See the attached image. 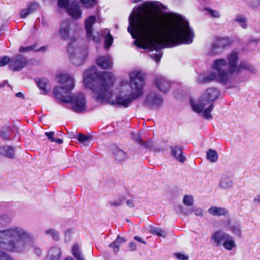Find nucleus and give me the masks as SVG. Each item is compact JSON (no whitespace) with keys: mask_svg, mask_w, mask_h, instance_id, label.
Returning <instances> with one entry per match:
<instances>
[{"mask_svg":"<svg viewBox=\"0 0 260 260\" xmlns=\"http://www.w3.org/2000/svg\"><path fill=\"white\" fill-rule=\"evenodd\" d=\"M75 42L70 43L68 47V52L72 63L76 66H79L84 62L87 53L85 50H81L80 48H75Z\"/></svg>","mask_w":260,"mask_h":260,"instance_id":"obj_7","label":"nucleus"},{"mask_svg":"<svg viewBox=\"0 0 260 260\" xmlns=\"http://www.w3.org/2000/svg\"><path fill=\"white\" fill-rule=\"evenodd\" d=\"M45 234L50 237L55 241H58L60 238L59 232L54 229H50L45 231Z\"/></svg>","mask_w":260,"mask_h":260,"instance_id":"obj_28","label":"nucleus"},{"mask_svg":"<svg viewBox=\"0 0 260 260\" xmlns=\"http://www.w3.org/2000/svg\"><path fill=\"white\" fill-rule=\"evenodd\" d=\"M206 157L210 162H215L218 159V154L215 150L210 149L207 152Z\"/></svg>","mask_w":260,"mask_h":260,"instance_id":"obj_29","label":"nucleus"},{"mask_svg":"<svg viewBox=\"0 0 260 260\" xmlns=\"http://www.w3.org/2000/svg\"><path fill=\"white\" fill-rule=\"evenodd\" d=\"M164 99L162 96L156 91H151L147 94L145 104L150 108H158L162 106Z\"/></svg>","mask_w":260,"mask_h":260,"instance_id":"obj_9","label":"nucleus"},{"mask_svg":"<svg viewBox=\"0 0 260 260\" xmlns=\"http://www.w3.org/2000/svg\"><path fill=\"white\" fill-rule=\"evenodd\" d=\"M209 214L214 216H226L228 215L229 211L224 208L211 206L208 209Z\"/></svg>","mask_w":260,"mask_h":260,"instance_id":"obj_20","label":"nucleus"},{"mask_svg":"<svg viewBox=\"0 0 260 260\" xmlns=\"http://www.w3.org/2000/svg\"><path fill=\"white\" fill-rule=\"evenodd\" d=\"M150 57L151 58L154 60L156 62H158L160 61V58H161L162 54L161 53H153L150 54Z\"/></svg>","mask_w":260,"mask_h":260,"instance_id":"obj_46","label":"nucleus"},{"mask_svg":"<svg viewBox=\"0 0 260 260\" xmlns=\"http://www.w3.org/2000/svg\"><path fill=\"white\" fill-rule=\"evenodd\" d=\"M141 0H132L133 2L134 3H138L139 2H140Z\"/></svg>","mask_w":260,"mask_h":260,"instance_id":"obj_62","label":"nucleus"},{"mask_svg":"<svg viewBox=\"0 0 260 260\" xmlns=\"http://www.w3.org/2000/svg\"><path fill=\"white\" fill-rule=\"evenodd\" d=\"M80 1L86 7H92L96 4V0H80Z\"/></svg>","mask_w":260,"mask_h":260,"instance_id":"obj_42","label":"nucleus"},{"mask_svg":"<svg viewBox=\"0 0 260 260\" xmlns=\"http://www.w3.org/2000/svg\"><path fill=\"white\" fill-rule=\"evenodd\" d=\"M58 5L61 8H66L69 15L73 18L79 19L81 17L82 12L77 1H74L70 4L69 0H58Z\"/></svg>","mask_w":260,"mask_h":260,"instance_id":"obj_8","label":"nucleus"},{"mask_svg":"<svg viewBox=\"0 0 260 260\" xmlns=\"http://www.w3.org/2000/svg\"><path fill=\"white\" fill-rule=\"evenodd\" d=\"M54 134L53 132H46L45 133V135L47 137L48 139L52 142H55V138L53 137Z\"/></svg>","mask_w":260,"mask_h":260,"instance_id":"obj_49","label":"nucleus"},{"mask_svg":"<svg viewBox=\"0 0 260 260\" xmlns=\"http://www.w3.org/2000/svg\"><path fill=\"white\" fill-rule=\"evenodd\" d=\"M55 142L58 143V144H61V143H62L63 141L61 139H55Z\"/></svg>","mask_w":260,"mask_h":260,"instance_id":"obj_59","label":"nucleus"},{"mask_svg":"<svg viewBox=\"0 0 260 260\" xmlns=\"http://www.w3.org/2000/svg\"><path fill=\"white\" fill-rule=\"evenodd\" d=\"M39 5L36 3H32L27 5V9L31 14L34 13L38 8Z\"/></svg>","mask_w":260,"mask_h":260,"instance_id":"obj_41","label":"nucleus"},{"mask_svg":"<svg viewBox=\"0 0 260 260\" xmlns=\"http://www.w3.org/2000/svg\"><path fill=\"white\" fill-rule=\"evenodd\" d=\"M205 10L213 18H219L220 17V14L217 10H212L209 8H206Z\"/></svg>","mask_w":260,"mask_h":260,"instance_id":"obj_40","label":"nucleus"},{"mask_svg":"<svg viewBox=\"0 0 260 260\" xmlns=\"http://www.w3.org/2000/svg\"><path fill=\"white\" fill-rule=\"evenodd\" d=\"M105 31L107 32V36L105 40V47L108 49L113 43V38L111 35L109 30L106 29L105 30Z\"/></svg>","mask_w":260,"mask_h":260,"instance_id":"obj_37","label":"nucleus"},{"mask_svg":"<svg viewBox=\"0 0 260 260\" xmlns=\"http://www.w3.org/2000/svg\"><path fill=\"white\" fill-rule=\"evenodd\" d=\"M125 241V240L123 237L118 236L115 241L109 245V247L112 248L115 252H117L119 251L120 245Z\"/></svg>","mask_w":260,"mask_h":260,"instance_id":"obj_26","label":"nucleus"},{"mask_svg":"<svg viewBox=\"0 0 260 260\" xmlns=\"http://www.w3.org/2000/svg\"><path fill=\"white\" fill-rule=\"evenodd\" d=\"M253 203L255 205L260 203V194L257 195L253 200Z\"/></svg>","mask_w":260,"mask_h":260,"instance_id":"obj_53","label":"nucleus"},{"mask_svg":"<svg viewBox=\"0 0 260 260\" xmlns=\"http://www.w3.org/2000/svg\"><path fill=\"white\" fill-rule=\"evenodd\" d=\"M70 21L66 20L61 22L60 25L59 34L61 38L67 40L70 36Z\"/></svg>","mask_w":260,"mask_h":260,"instance_id":"obj_17","label":"nucleus"},{"mask_svg":"<svg viewBox=\"0 0 260 260\" xmlns=\"http://www.w3.org/2000/svg\"><path fill=\"white\" fill-rule=\"evenodd\" d=\"M222 245L225 249L228 250H231L234 247H236V243L231 235L230 238H228L226 239Z\"/></svg>","mask_w":260,"mask_h":260,"instance_id":"obj_30","label":"nucleus"},{"mask_svg":"<svg viewBox=\"0 0 260 260\" xmlns=\"http://www.w3.org/2000/svg\"><path fill=\"white\" fill-rule=\"evenodd\" d=\"M129 247L131 251H135L137 249L136 245L135 243L131 242L129 244Z\"/></svg>","mask_w":260,"mask_h":260,"instance_id":"obj_52","label":"nucleus"},{"mask_svg":"<svg viewBox=\"0 0 260 260\" xmlns=\"http://www.w3.org/2000/svg\"><path fill=\"white\" fill-rule=\"evenodd\" d=\"M10 62V58L5 56L0 57V67L5 66L7 63Z\"/></svg>","mask_w":260,"mask_h":260,"instance_id":"obj_45","label":"nucleus"},{"mask_svg":"<svg viewBox=\"0 0 260 260\" xmlns=\"http://www.w3.org/2000/svg\"><path fill=\"white\" fill-rule=\"evenodd\" d=\"M183 203L187 206H192L194 203L193 196L191 195H185L183 199Z\"/></svg>","mask_w":260,"mask_h":260,"instance_id":"obj_38","label":"nucleus"},{"mask_svg":"<svg viewBox=\"0 0 260 260\" xmlns=\"http://www.w3.org/2000/svg\"><path fill=\"white\" fill-rule=\"evenodd\" d=\"M34 235L19 226L0 230V247L9 252L20 253L26 248H33L35 254L40 256L42 250L34 244Z\"/></svg>","mask_w":260,"mask_h":260,"instance_id":"obj_3","label":"nucleus"},{"mask_svg":"<svg viewBox=\"0 0 260 260\" xmlns=\"http://www.w3.org/2000/svg\"><path fill=\"white\" fill-rule=\"evenodd\" d=\"M37 45L36 44H34L31 46H26V47H21L19 48V52H25L29 51H38L41 50L44 47H41L39 49L37 48Z\"/></svg>","mask_w":260,"mask_h":260,"instance_id":"obj_34","label":"nucleus"},{"mask_svg":"<svg viewBox=\"0 0 260 260\" xmlns=\"http://www.w3.org/2000/svg\"><path fill=\"white\" fill-rule=\"evenodd\" d=\"M219 95V92L216 88L207 89L197 102L191 103L193 111L198 114L202 113L205 119H211L212 116L210 113L214 108L213 103Z\"/></svg>","mask_w":260,"mask_h":260,"instance_id":"obj_5","label":"nucleus"},{"mask_svg":"<svg viewBox=\"0 0 260 260\" xmlns=\"http://www.w3.org/2000/svg\"><path fill=\"white\" fill-rule=\"evenodd\" d=\"M154 83L156 87L162 92L166 93L171 88V82L162 76L155 77Z\"/></svg>","mask_w":260,"mask_h":260,"instance_id":"obj_14","label":"nucleus"},{"mask_svg":"<svg viewBox=\"0 0 260 260\" xmlns=\"http://www.w3.org/2000/svg\"><path fill=\"white\" fill-rule=\"evenodd\" d=\"M10 219L6 215H3L0 217V227L5 226L7 223L10 222Z\"/></svg>","mask_w":260,"mask_h":260,"instance_id":"obj_43","label":"nucleus"},{"mask_svg":"<svg viewBox=\"0 0 260 260\" xmlns=\"http://www.w3.org/2000/svg\"><path fill=\"white\" fill-rule=\"evenodd\" d=\"M259 38H251L249 39L250 43L257 44L259 42Z\"/></svg>","mask_w":260,"mask_h":260,"instance_id":"obj_54","label":"nucleus"},{"mask_svg":"<svg viewBox=\"0 0 260 260\" xmlns=\"http://www.w3.org/2000/svg\"><path fill=\"white\" fill-rule=\"evenodd\" d=\"M30 14V13L28 11L27 8L22 10L20 12V17L22 18H25L26 17H27Z\"/></svg>","mask_w":260,"mask_h":260,"instance_id":"obj_48","label":"nucleus"},{"mask_svg":"<svg viewBox=\"0 0 260 260\" xmlns=\"http://www.w3.org/2000/svg\"><path fill=\"white\" fill-rule=\"evenodd\" d=\"M96 67L86 70L83 73L84 83L86 88L92 90L96 94V99L101 103L110 102L117 104L123 107H127L135 100L143 94V87L145 84V78L140 72H133L129 74L131 92L121 91L116 96L115 102L110 101L113 95L111 87L114 84V76L110 72H104L101 76L97 73Z\"/></svg>","mask_w":260,"mask_h":260,"instance_id":"obj_2","label":"nucleus"},{"mask_svg":"<svg viewBox=\"0 0 260 260\" xmlns=\"http://www.w3.org/2000/svg\"><path fill=\"white\" fill-rule=\"evenodd\" d=\"M57 82L61 86H56L53 89V94L61 103H73V110L77 113L85 110L86 100L82 93L71 95L72 90L75 86L74 79L68 74H59L56 77Z\"/></svg>","mask_w":260,"mask_h":260,"instance_id":"obj_4","label":"nucleus"},{"mask_svg":"<svg viewBox=\"0 0 260 260\" xmlns=\"http://www.w3.org/2000/svg\"><path fill=\"white\" fill-rule=\"evenodd\" d=\"M64 260H75L72 257H67Z\"/></svg>","mask_w":260,"mask_h":260,"instance_id":"obj_60","label":"nucleus"},{"mask_svg":"<svg viewBox=\"0 0 260 260\" xmlns=\"http://www.w3.org/2000/svg\"><path fill=\"white\" fill-rule=\"evenodd\" d=\"M219 186L224 189L230 188L233 186V181L229 175L223 174L220 180Z\"/></svg>","mask_w":260,"mask_h":260,"instance_id":"obj_24","label":"nucleus"},{"mask_svg":"<svg viewBox=\"0 0 260 260\" xmlns=\"http://www.w3.org/2000/svg\"><path fill=\"white\" fill-rule=\"evenodd\" d=\"M72 252L73 255L77 260H84L78 244H75L73 246Z\"/></svg>","mask_w":260,"mask_h":260,"instance_id":"obj_27","label":"nucleus"},{"mask_svg":"<svg viewBox=\"0 0 260 260\" xmlns=\"http://www.w3.org/2000/svg\"><path fill=\"white\" fill-rule=\"evenodd\" d=\"M6 82H4L3 83H2L0 84V87H3L5 86V84H6Z\"/></svg>","mask_w":260,"mask_h":260,"instance_id":"obj_61","label":"nucleus"},{"mask_svg":"<svg viewBox=\"0 0 260 260\" xmlns=\"http://www.w3.org/2000/svg\"><path fill=\"white\" fill-rule=\"evenodd\" d=\"M175 255L178 259L181 260H187L188 259V257L187 255H185L182 253H176L175 254Z\"/></svg>","mask_w":260,"mask_h":260,"instance_id":"obj_50","label":"nucleus"},{"mask_svg":"<svg viewBox=\"0 0 260 260\" xmlns=\"http://www.w3.org/2000/svg\"><path fill=\"white\" fill-rule=\"evenodd\" d=\"M0 155L9 158H14L15 147L7 145L0 146Z\"/></svg>","mask_w":260,"mask_h":260,"instance_id":"obj_18","label":"nucleus"},{"mask_svg":"<svg viewBox=\"0 0 260 260\" xmlns=\"http://www.w3.org/2000/svg\"><path fill=\"white\" fill-rule=\"evenodd\" d=\"M126 204L130 208H133L134 207V204L132 200H128L126 202Z\"/></svg>","mask_w":260,"mask_h":260,"instance_id":"obj_56","label":"nucleus"},{"mask_svg":"<svg viewBox=\"0 0 260 260\" xmlns=\"http://www.w3.org/2000/svg\"><path fill=\"white\" fill-rule=\"evenodd\" d=\"M111 150L115 159L117 160L122 161L125 159L126 154L122 150L115 146H111Z\"/></svg>","mask_w":260,"mask_h":260,"instance_id":"obj_22","label":"nucleus"},{"mask_svg":"<svg viewBox=\"0 0 260 260\" xmlns=\"http://www.w3.org/2000/svg\"><path fill=\"white\" fill-rule=\"evenodd\" d=\"M248 65L245 63L244 62H241L239 66H238V71L240 69H247Z\"/></svg>","mask_w":260,"mask_h":260,"instance_id":"obj_55","label":"nucleus"},{"mask_svg":"<svg viewBox=\"0 0 260 260\" xmlns=\"http://www.w3.org/2000/svg\"><path fill=\"white\" fill-rule=\"evenodd\" d=\"M73 233V229H69L67 230L64 233L65 241H70L71 239L72 234Z\"/></svg>","mask_w":260,"mask_h":260,"instance_id":"obj_47","label":"nucleus"},{"mask_svg":"<svg viewBox=\"0 0 260 260\" xmlns=\"http://www.w3.org/2000/svg\"><path fill=\"white\" fill-rule=\"evenodd\" d=\"M0 136L4 140L9 141L11 138V131L9 128L4 127L0 131Z\"/></svg>","mask_w":260,"mask_h":260,"instance_id":"obj_32","label":"nucleus"},{"mask_svg":"<svg viewBox=\"0 0 260 260\" xmlns=\"http://www.w3.org/2000/svg\"><path fill=\"white\" fill-rule=\"evenodd\" d=\"M238 58L239 52L236 51H232L227 56L228 63L226 62V68L228 67V72L229 76L234 73L238 72Z\"/></svg>","mask_w":260,"mask_h":260,"instance_id":"obj_12","label":"nucleus"},{"mask_svg":"<svg viewBox=\"0 0 260 260\" xmlns=\"http://www.w3.org/2000/svg\"><path fill=\"white\" fill-rule=\"evenodd\" d=\"M228 238H230V235L229 234L222 231H217L211 235V239L217 246H219L222 245Z\"/></svg>","mask_w":260,"mask_h":260,"instance_id":"obj_15","label":"nucleus"},{"mask_svg":"<svg viewBox=\"0 0 260 260\" xmlns=\"http://www.w3.org/2000/svg\"><path fill=\"white\" fill-rule=\"evenodd\" d=\"M162 10L157 2H145L137 8L134 15L129 16L127 31L136 40L134 44L139 48L160 51L166 47L190 44L195 35L188 21L175 13H157Z\"/></svg>","mask_w":260,"mask_h":260,"instance_id":"obj_1","label":"nucleus"},{"mask_svg":"<svg viewBox=\"0 0 260 260\" xmlns=\"http://www.w3.org/2000/svg\"><path fill=\"white\" fill-rule=\"evenodd\" d=\"M229 45V41L227 39L218 38L212 45L210 53L216 55Z\"/></svg>","mask_w":260,"mask_h":260,"instance_id":"obj_13","label":"nucleus"},{"mask_svg":"<svg viewBox=\"0 0 260 260\" xmlns=\"http://www.w3.org/2000/svg\"><path fill=\"white\" fill-rule=\"evenodd\" d=\"M235 21L239 23L242 28H246L247 27V24L246 23V18L244 16L241 15H236Z\"/></svg>","mask_w":260,"mask_h":260,"instance_id":"obj_36","label":"nucleus"},{"mask_svg":"<svg viewBox=\"0 0 260 260\" xmlns=\"http://www.w3.org/2000/svg\"><path fill=\"white\" fill-rule=\"evenodd\" d=\"M27 63L28 60L26 57L21 54H18L10 58L9 67L13 71H20L27 65Z\"/></svg>","mask_w":260,"mask_h":260,"instance_id":"obj_10","label":"nucleus"},{"mask_svg":"<svg viewBox=\"0 0 260 260\" xmlns=\"http://www.w3.org/2000/svg\"><path fill=\"white\" fill-rule=\"evenodd\" d=\"M61 256V251L58 247L51 248L48 252L49 260H59Z\"/></svg>","mask_w":260,"mask_h":260,"instance_id":"obj_23","label":"nucleus"},{"mask_svg":"<svg viewBox=\"0 0 260 260\" xmlns=\"http://www.w3.org/2000/svg\"><path fill=\"white\" fill-rule=\"evenodd\" d=\"M15 96L17 97V98H20L22 99H24L25 98V96L23 94V93L21 92H19L18 93H16L15 94Z\"/></svg>","mask_w":260,"mask_h":260,"instance_id":"obj_57","label":"nucleus"},{"mask_svg":"<svg viewBox=\"0 0 260 260\" xmlns=\"http://www.w3.org/2000/svg\"><path fill=\"white\" fill-rule=\"evenodd\" d=\"M77 139L80 143H83L85 146H88L91 143V137L79 134Z\"/></svg>","mask_w":260,"mask_h":260,"instance_id":"obj_31","label":"nucleus"},{"mask_svg":"<svg viewBox=\"0 0 260 260\" xmlns=\"http://www.w3.org/2000/svg\"><path fill=\"white\" fill-rule=\"evenodd\" d=\"M171 154L177 160L183 163L185 160V157L183 155L182 149L179 146H172L170 147Z\"/></svg>","mask_w":260,"mask_h":260,"instance_id":"obj_19","label":"nucleus"},{"mask_svg":"<svg viewBox=\"0 0 260 260\" xmlns=\"http://www.w3.org/2000/svg\"><path fill=\"white\" fill-rule=\"evenodd\" d=\"M134 239L139 241V242H141L142 243H144V244H145V242L142 239V238L140 237H138V236H135L134 237Z\"/></svg>","mask_w":260,"mask_h":260,"instance_id":"obj_58","label":"nucleus"},{"mask_svg":"<svg viewBox=\"0 0 260 260\" xmlns=\"http://www.w3.org/2000/svg\"><path fill=\"white\" fill-rule=\"evenodd\" d=\"M0 260H14L9 254L0 250Z\"/></svg>","mask_w":260,"mask_h":260,"instance_id":"obj_44","label":"nucleus"},{"mask_svg":"<svg viewBox=\"0 0 260 260\" xmlns=\"http://www.w3.org/2000/svg\"><path fill=\"white\" fill-rule=\"evenodd\" d=\"M132 137L135 141L143 146L144 148L151 149L153 147V142L151 140H149L146 142H145L140 138L139 134H133Z\"/></svg>","mask_w":260,"mask_h":260,"instance_id":"obj_25","label":"nucleus"},{"mask_svg":"<svg viewBox=\"0 0 260 260\" xmlns=\"http://www.w3.org/2000/svg\"><path fill=\"white\" fill-rule=\"evenodd\" d=\"M38 87L41 90V93L45 94L51 90V86L46 79H40L37 81Z\"/></svg>","mask_w":260,"mask_h":260,"instance_id":"obj_21","label":"nucleus"},{"mask_svg":"<svg viewBox=\"0 0 260 260\" xmlns=\"http://www.w3.org/2000/svg\"><path fill=\"white\" fill-rule=\"evenodd\" d=\"M97 64L102 69H110L113 66V61L109 55L101 56L96 59Z\"/></svg>","mask_w":260,"mask_h":260,"instance_id":"obj_16","label":"nucleus"},{"mask_svg":"<svg viewBox=\"0 0 260 260\" xmlns=\"http://www.w3.org/2000/svg\"><path fill=\"white\" fill-rule=\"evenodd\" d=\"M229 229L235 235L238 237L241 236V229L239 224L234 223L230 225Z\"/></svg>","mask_w":260,"mask_h":260,"instance_id":"obj_35","label":"nucleus"},{"mask_svg":"<svg viewBox=\"0 0 260 260\" xmlns=\"http://www.w3.org/2000/svg\"><path fill=\"white\" fill-rule=\"evenodd\" d=\"M149 231L151 234L156 235L158 236L164 237L166 236V232L159 228L151 225L150 226Z\"/></svg>","mask_w":260,"mask_h":260,"instance_id":"obj_33","label":"nucleus"},{"mask_svg":"<svg viewBox=\"0 0 260 260\" xmlns=\"http://www.w3.org/2000/svg\"><path fill=\"white\" fill-rule=\"evenodd\" d=\"M122 202H123V200H119L118 201H115L112 202H111L110 204L112 206H119L122 204Z\"/></svg>","mask_w":260,"mask_h":260,"instance_id":"obj_51","label":"nucleus"},{"mask_svg":"<svg viewBox=\"0 0 260 260\" xmlns=\"http://www.w3.org/2000/svg\"><path fill=\"white\" fill-rule=\"evenodd\" d=\"M212 67L216 72H212L208 75H200L197 81L199 83H207L216 80L222 84L226 83L229 78V74L226 70V60L221 58L215 59Z\"/></svg>","mask_w":260,"mask_h":260,"instance_id":"obj_6","label":"nucleus"},{"mask_svg":"<svg viewBox=\"0 0 260 260\" xmlns=\"http://www.w3.org/2000/svg\"><path fill=\"white\" fill-rule=\"evenodd\" d=\"M96 21V17L94 16H90L85 20V28L86 30L87 38L88 40H91L95 43H98L100 41V38L99 34H93L92 25Z\"/></svg>","mask_w":260,"mask_h":260,"instance_id":"obj_11","label":"nucleus"},{"mask_svg":"<svg viewBox=\"0 0 260 260\" xmlns=\"http://www.w3.org/2000/svg\"><path fill=\"white\" fill-rule=\"evenodd\" d=\"M194 212V214L199 217H203L204 215V210L202 208L199 207H193L188 211V213L191 214Z\"/></svg>","mask_w":260,"mask_h":260,"instance_id":"obj_39","label":"nucleus"}]
</instances>
